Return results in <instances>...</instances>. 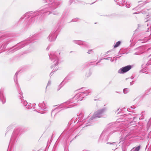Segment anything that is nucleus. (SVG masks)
Returning <instances> with one entry per match:
<instances>
[{"label":"nucleus","instance_id":"nucleus-1","mask_svg":"<svg viewBox=\"0 0 151 151\" xmlns=\"http://www.w3.org/2000/svg\"><path fill=\"white\" fill-rule=\"evenodd\" d=\"M91 92V91L88 90L84 92H80L77 94L72 99H70L69 102L70 103H73L74 104H75L79 100L81 101L82 98L85 96L88 95Z\"/></svg>","mask_w":151,"mask_h":151},{"label":"nucleus","instance_id":"nucleus-2","mask_svg":"<svg viewBox=\"0 0 151 151\" xmlns=\"http://www.w3.org/2000/svg\"><path fill=\"white\" fill-rule=\"evenodd\" d=\"M60 55V53L57 52H51L49 56L50 59L53 62V65L51 66L52 68L54 67V66L55 67L58 64L59 58L58 56Z\"/></svg>","mask_w":151,"mask_h":151},{"label":"nucleus","instance_id":"nucleus-3","mask_svg":"<svg viewBox=\"0 0 151 151\" xmlns=\"http://www.w3.org/2000/svg\"><path fill=\"white\" fill-rule=\"evenodd\" d=\"M105 110V109H103L95 112L93 116L89 119V121L96 118H99L102 117L103 114Z\"/></svg>","mask_w":151,"mask_h":151},{"label":"nucleus","instance_id":"nucleus-4","mask_svg":"<svg viewBox=\"0 0 151 151\" xmlns=\"http://www.w3.org/2000/svg\"><path fill=\"white\" fill-rule=\"evenodd\" d=\"M132 68L130 65H128L120 69L118 71V73H124L129 70Z\"/></svg>","mask_w":151,"mask_h":151},{"label":"nucleus","instance_id":"nucleus-5","mask_svg":"<svg viewBox=\"0 0 151 151\" xmlns=\"http://www.w3.org/2000/svg\"><path fill=\"white\" fill-rule=\"evenodd\" d=\"M48 4L52 6L58 5L59 4L57 0H45Z\"/></svg>","mask_w":151,"mask_h":151},{"label":"nucleus","instance_id":"nucleus-6","mask_svg":"<svg viewBox=\"0 0 151 151\" xmlns=\"http://www.w3.org/2000/svg\"><path fill=\"white\" fill-rule=\"evenodd\" d=\"M56 36L54 33L50 34L49 36V40L50 42L54 41L56 38Z\"/></svg>","mask_w":151,"mask_h":151},{"label":"nucleus","instance_id":"nucleus-7","mask_svg":"<svg viewBox=\"0 0 151 151\" xmlns=\"http://www.w3.org/2000/svg\"><path fill=\"white\" fill-rule=\"evenodd\" d=\"M0 100L3 104L5 103V99L3 94V91L1 89L0 91Z\"/></svg>","mask_w":151,"mask_h":151},{"label":"nucleus","instance_id":"nucleus-8","mask_svg":"<svg viewBox=\"0 0 151 151\" xmlns=\"http://www.w3.org/2000/svg\"><path fill=\"white\" fill-rule=\"evenodd\" d=\"M107 144H109L110 145V147L111 148L112 150H115L116 149V147L117 146V143L116 142H113L112 143L107 142Z\"/></svg>","mask_w":151,"mask_h":151},{"label":"nucleus","instance_id":"nucleus-9","mask_svg":"<svg viewBox=\"0 0 151 151\" xmlns=\"http://www.w3.org/2000/svg\"><path fill=\"white\" fill-rule=\"evenodd\" d=\"M75 43L79 45L81 44L85 45V42L81 41H75Z\"/></svg>","mask_w":151,"mask_h":151},{"label":"nucleus","instance_id":"nucleus-10","mask_svg":"<svg viewBox=\"0 0 151 151\" xmlns=\"http://www.w3.org/2000/svg\"><path fill=\"white\" fill-rule=\"evenodd\" d=\"M121 43L120 41H118L117 42L114 46V48H116L119 46Z\"/></svg>","mask_w":151,"mask_h":151},{"label":"nucleus","instance_id":"nucleus-11","mask_svg":"<svg viewBox=\"0 0 151 151\" xmlns=\"http://www.w3.org/2000/svg\"><path fill=\"white\" fill-rule=\"evenodd\" d=\"M140 149V146H138L137 147L134 149H132L131 151H139Z\"/></svg>","mask_w":151,"mask_h":151},{"label":"nucleus","instance_id":"nucleus-12","mask_svg":"<svg viewBox=\"0 0 151 151\" xmlns=\"http://www.w3.org/2000/svg\"><path fill=\"white\" fill-rule=\"evenodd\" d=\"M25 107L27 109H29L31 108V106L30 104H27L25 106Z\"/></svg>","mask_w":151,"mask_h":151},{"label":"nucleus","instance_id":"nucleus-13","mask_svg":"<svg viewBox=\"0 0 151 151\" xmlns=\"http://www.w3.org/2000/svg\"><path fill=\"white\" fill-rule=\"evenodd\" d=\"M39 106H41L42 108V107L44 108V106H45V103L43 102L42 104H39Z\"/></svg>","mask_w":151,"mask_h":151},{"label":"nucleus","instance_id":"nucleus-14","mask_svg":"<svg viewBox=\"0 0 151 151\" xmlns=\"http://www.w3.org/2000/svg\"><path fill=\"white\" fill-rule=\"evenodd\" d=\"M129 91V90L127 88H124L123 90V92L124 94H126Z\"/></svg>","mask_w":151,"mask_h":151},{"label":"nucleus","instance_id":"nucleus-15","mask_svg":"<svg viewBox=\"0 0 151 151\" xmlns=\"http://www.w3.org/2000/svg\"><path fill=\"white\" fill-rule=\"evenodd\" d=\"M114 132V131H111V132H110L109 131H108L106 132V134H108V135H110L111 134H113Z\"/></svg>","mask_w":151,"mask_h":151},{"label":"nucleus","instance_id":"nucleus-16","mask_svg":"<svg viewBox=\"0 0 151 151\" xmlns=\"http://www.w3.org/2000/svg\"><path fill=\"white\" fill-rule=\"evenodd\" d=\"M106 133V132H105V131H103L102 132V133L101 134L100 137V138H101L103 136V135Z\"/></svg>","mask_w":151,"mask_h":151},{"label":"nucleus","instance_id":"nucleus-17","mask_svg":"<svg viewBox=\"0 0 151 151\" xmlns=\"http://www.w3.org/2000/svg\"><path fill=\"white\" fill-rule=\"evenodd\" d=\"M22 104L24 105V106H25L27 104V102L25 101H24L23 100V101H22Z\"/></svg>","mask_w":151,"mask_h":151},{"label":"nucleus","instance_id":"nucleus-18","mask_svg":"<svg viewBox=\"0 0 151 151\" xmlns=\"http://www.w3.org/2000/svg\"><path fill=\"white\" fill-rule=\"evenodd\" d=\"M126 6L127 8H129L130 6V4L129 3H127L126 4Z\"/></svg>","mask_w":151,"mask_h":151},{"label":"nucleus","instance_id":"nucleus-19","mask_svg":"<svg viewBox=\"0 0 151 151\" xmlns=\"http://www.w3.org/2000/svg\"><path fill=\"white\" fill-rule=\"evenodd\" d=\"M92 51V50H89L88 52H87V53H88V54H90L91 53V52Z\"/></svg>","mask_w":151,"mask_h":151},{"label":"nucleus","instance_id":"nucleus-20","mask_svg":"<svg viewBox=\"0 0 151 151\" xmlns=\"http://www.w3.org/2000/svg\"><path fill=\"white\" fill-rule=\"evenodd\" d=\"M151 62V60H150L149 61L148 63L147 64V65H149L150 64V63Z\"/></svg>","mask_w":151,"mask_h":151},{"label":"nucleus","instance_id":"nucleus-21","mask_svg":"<svg viewBox=\"0 0 151 151\" xmlns=\"http://www.w3.org/2000/svg\"><path fill=\"white\" fill-rule=\"evenodd\" d=\"M151 48H148L147 50V51H149V50H151ZM151 56V54L149 56V57H150Z\"/></svg>","mask_w":151,"mask_h":151},{"label":"nucleus","instance_id":"nucleus-22","mask_svg":"<svg viewBox=\"0 0 151 151\" xmlns=\"http://www.w3.org/2000/svg\"><path fill=\"white\" fill-rule=\"evenodd\" d=\"M51 84V82L50 81H49L48 82V83H47V86L50 85Z\"/></svg>","mask_w":151,"mask_h":151},{"label":"nucleus","instance_id":"nucleus-23","mask_svg":"<svg viewBox=\"0 0 151 151\" xmlns=\"http://www.w3.org/2000/svg\"><path fill=\"white\" fill-rule=\"evenodd\" d=\"M18 72H17L15 75V76L17 77V76L18 74Z\"/></svg>","mask_w":151,"mask_h":151},{"label":"nucleus","instance_id":"nucleus-24","mask_svg":"<svg viewBox=\"0 0 151 151\" xmlns=\"http://www.w3.org/2000/svg\"><path fill=\"white\" fill-rule=\"evenodd\" d=\"M145 11H142V14L145 13Z\"/></svg>","mask_w":151,"mask_h":151},{"label":"nucleus","instance_id":"nucleus-25","mask_svg":"<svg viewBox=\"0 0 151 151\" xmlns=\"http://www.w3.org/2000/svg\"><path fill=\"white\" fill-rule=\"evenodd\" d=\"M22 93L21 92H20V93H19V94H20L21 95V96H20V97H22V96H22Z\"/></svg>","mask_w":151,"mask_h":151},{"label":"nucleus","instance_id":"nucleus-26","mask_svg":"<svg viewBox=\"0 0 151 151\" xmlns=\"http://www.w3.org/2000/svg\"><path fill=\"white\" fill-rule=\"evenodd\" d=\"M64 81H65V80H63V81H62V83L60 84V86H61V85L62 83H63L64 82Z\"/></svg>","mask_w":151,"mask_h":151},{"label":"nucleus","instance_id":"nucleus-27","mask_svg":"<svg viewBox=\"0 0 151 151\" xmlns=\"http://www.w3.org/2000/svg\"><path fill=\"white\" fill-rule=\"evenodd\" d=\"M148 21L147 19H145V22H147Z\"/></svg>","mask_w":151,"mask_h":151},{"label":"nucleus","instance_id":"nucleus-28","mask_svg":"<svg viewBox=\"0 0 151 151\" xmlns=\"http://www.w3.org/2000/svg\"><path fill=\"white\" fill-rule=\"evenodd\" d=\"M14 81L15 82H16V83H17V79H16V80H14Z\"/></svg>","mask_w":151,"mask_h":151},{"label":"nucleus","instance_id":"nucleus-29","mask_svg":"<svg viewBox=\"0 0 151 151\" xmlns=\"http://www.w3.org/2000/svg\"><path fill=\"white\" fill-rule=\"evenodd\" d=\"M62 86H61L60 87H59V88L57 90L58 91L60 90V88Z\"/></svg>","mask_w":151,"mask_h":151},{"label":"nucleus","instance_id":"nucleus-30","mask_svg":"<svg viewBox=\"0 0 151 151\" xmlns=\"http://www.w3.org/2000/svg\"><path fill=\"white\" fill-rule=\"evenodd\" d=\"M49 47H47V50H49Z\"/></svg>","mask_w":151,"mask_h":151},{"label":"nucleus","instance_id":"nucleus-31","mask_svg":"<svg viewBox=\"0 0 151 151\" xmlns=\"http://www.w3.org/2000/svg\"><path fill=\"white\" fill-rule=\"evenodd\" d=\"M144 41H146V38L145 37V38L144 39Z\"/></svg>","mask_w":151,"mask_h":151},{"label":"nucleus","instance_id":"nucleus-32","mask_svg":"<svg viewBox=\"0 0 151 151\" xmlns=\"http://www.w3.org/2000/svg\"><path fill=\"white\" fill-rule=\"evenodd\" d=\"M132 84H132V83H131V82H130V85H132Z\"/></svg>","mask_w":151,"mask_h":151},{"label":"nucleus","instance_id":"nucleus-33","mask_svg":"<svg viewBox=\"0 0 151 151\" xmlns=\"http://www.w3.org/2000/svg\"><path fill=\"white\" fill-rule=\"evenodd\" d=\"M133 13V14H138V13Z\"/></svg>","mask_w":151,"mask_h":151},{"label":"nucleus","instance_id":"nucleus-34","mask_svg":"<svg viewBox=\"0 0 151 151\" xmlns=\"http://www.w3.org/2000/svg\"><path fill=\"white\" fill-rule=\"evenodd\" d=\"M104 59L106 60V59H108L107 58H104Z\"/></svg>","mask_w":151,"mask_h":151},{"label":"nucleus","instance_id":"nucleus-35","mask_svg":"<svg viewBox=\"0 0 151 151\" xmlns=\"http://www.w3.org/2000/svg\"><path fill=\"white\" fill-rule=\"evenodd\" d=\"M111 62H112L113 61V60H112V59H111Z\"/></svg>","mask_w":151,"mask_h":151},{"label":"nucleus","instance_id":"nucleus-36","mask_svg":"<svg viewBox=\"0 0 151 151\" xmlns=\"http://www.w3.org/2000/svg\"><path fill=\"white\" fill-rule=\"evenodd\" d=\"M72 106V105H69V106Z\"/></svg>","mask_w":151,"mask_h":151},{"label":"nucleus","instance_id":"nucleus-37","mask_svg":"<svg viewBox=\"0 0 151 151\" xmlns=\"http://www.w3.org/2000/svg\"><path fill=\"white\" fill-rule=\"evenodd\" d=\"M72 0H70V1L71 2L72 1H71Z\"/></svg>","mask_w":151,"mask_h":151},{"label":"nucleus","instance_id":"nucleus-38","mask_svg":"<svg viewBox=\"0 0 151 151\" xmlns=\"http://www.w3.org/2000/svg\"><path fill=\"white\" fill-rule=\"evenodd\" d=\"M131 79H133V78H132L131 77Z\"/></svg>","mask_w":151,"mask_h":151},{"label":"nucleus","instance_id":"nucleus-39","mask_svg":"<svg viewBox=\"0 0 151 151\" xmlns=\"http://www.w3.org/2000/svg\"><path fill=\"white\" fill-rule=\"evenodd\" d=\"M139 40V41H142L140 40Z\"/></svg>","mask_w":151,"mask_h":151}]
</instances>
